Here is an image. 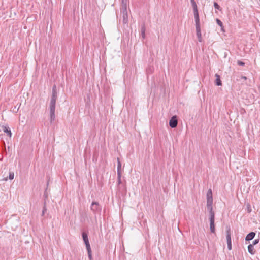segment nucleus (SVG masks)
Listing matches in <instances>:
<instances>
[{
    "label": "nucleus",
    "instance_id": "nucleus-1",
    "mask_svg": "<svg viewBox=\"0 0 260 260\" xmlns=\"http://www.w3.org/2000/svg\"><path fill=\"white\" fill-rule=\"evenodd\" d=\"M210 230L211 233H214L215 228V213L213 210L209 211Z\"/></svg>",
    "mask_w": 260,
    "mask_h": 260
},
{
    "label": "nucleus",
    "instance_id": "nucleus-2",
    "mask_svg": "<svg viewBox=\"0 0 260 260\" xmlns=\"http://www.w3.org/2000/svg\"><path fill=\"white\" fill-rule=\"evenodd\" d=\"M212 202V191L211 189H209L207 194V207L209 211L213 210Z\"/></svg>",
    "mask_w": 260,
    "mask_h": 260
},
{
    "label": "nucleus",
    "instance_id": "nucleus-3",
    "mask_svg": "<svg viewBox=\"0 0 260 260\" xmlns=\"http://www.w3.org/2000/svg\"><path fill=\"white\" fill-rule=\"evenodd\" d=\"M57 100V91L56 86L54 85L52 89V94L51 98L49 107H55L56 101Z\"/></svg>",
    "mask_w": 260,
    "mask_h": 260
},
{
    "label": "nucleus",
    "instance_id": "nucleus-4",
    "mask_svg": "<svg viewBox=\"0 0 260 260\" xmlns=\"http://www.w3.org/2000/svg\"><path fill=\"white\" fill-rule=\"evenodd\" d=\"M226 240L228 248L229 250L232 249L231 231L230 226H226Z\"/></svg>",
    "mask_w": 260,
    "mask_h": 260
},
{
    "label": "nucleus",
    "instance_id": "nucleus-5",
    "mask_svg": "<svg viewBox=\"0 0 260 260\" xmlns=\"http://www.w3.org/2000/svg\"><path fill=\"white\" fill-rule=\"evenodd\" d=\"M121 13L122 14V22L123 24L128 23V14L127 9H121Z\"/></svg>",
    "mask_w": 260,
    "mask_h": 260
},
{
    "label": "nucleus",
    "instance_id": "nucleus-6",
    "mask_svg": "<svg viewBox=\"0 0 260 260\" xmlns=\"http://www.w3.org/2000/svg\"><path fill=\"white\" fill-rule=\"evenodd\" d=\"M178 124V120L176 116H173L169 121V125L171 128H175Z\"/></svg>",
    "mask_w": 260,
    "mask_h": 260
},
{
    "label": "nucleus",
    "instance_id": "nucleus-7",
    "mask_svg": "<svg viewBox=\"0 0 260 260\" xmlns=\"http://www.w3.org/2000/svg\"><path fill=\"white\" fill-rule=\"evenodd\" d=\"M90 208L91 210L94 213L97 211H101V208L100 206L99 203L97 202H93L91 204Z\"/></svg>",
    "mask_w": 260,
    "mask_h": 260
},
{
    "label": "nucleus",
    "instance_id": "nucleus-8",
    "mask_svg": "<svg viewBox=\"0 0 260 260\" xmlns=\"http://www.w3.org/2000/svg\"><path fill=\"white\" fill-rule=\"evenodd\" d=\"M193 13L195 18L196 28H200V19L198 11H194Z\"/></svg>",
    "mask_w": 260,
    "mask_h": 260
},
{
    "label": "nucleus",
    "instance_id": "nucleus-9",
    "mask_svg": "<svg viewBox=\"0 0 260 260\" xmlns=\"http://www.w3.org/2000/svg\"><path fill=\"white\" fill-rule=\"evenodd\" d=\"M49 109H50V122H51V123H52L55 120V107H49Z\"/></svg>",
    "mask_w": 260,
    "mask_h": 260
},
{
    "label": "nucleus",
    "instance_id": "nucleus-10",
    "mask_svg": "<svg viewBox=\"0 0 260 260\" xmlns=\"http://www.w3.org/2000/svg\"><path fill=\"white\" fill-rule=\"evenodd\" d=\"M255 236V233L253 232H251L247 235V236L245 238V240L246 241H250V240L253 239L254 238Z\"/></svg>",
    "mask_w": 260,
    "mask_h": 260
},
{
    "label": "nucleus",
    "instance_id": "nucleus-11",
    "mask_svg": "<svg viewBox=\"0 0 260 260\" xmlns=\"http://www.w3.org/2000/svg\"><path fill=\"white\" fill-rule=\"evenodd\" d=\"M215 77H216V80H215V84L217 86H220L222 85V82H221V81L220 80V76L218 74H216L215 75Z\"/></svg>",
    "mask_w": 260,
    "mask_h": 260
},
{
    "label": "nucleus",
    "instance_id": "nucleus-12",
    "mask_svg": "<svg viewBox=\"0 0 260 260\" xmlns=\"http://www.w3.org/2000/svg\"><path fill=\"white\" fill-rule=\"evenodd\" d=\"M248 251L251 254H254L255 251L253 245L250 244L248 246Z\"/></svg>",
    "mask_w": 260,
    "mask_h": 260
},
{
    "label": "nucleus",
    "instance_id": "nucleus-13",
    "mask_svg": "<svg viewBox=\"0 0 260 260\" xmlns=\"http://www.w3.org/2000/svg\"><path fill=\"white\" fill-rule=\"evenodd\" d=\"M196 31H197V36L198 38V41L201 42H202L201 28H196Z\"/></svg>",
    "mask_w": 260,
    "mask_h": 260
},
{
    "label": "nucleus",
    "instance_id": "nucleus-14",
    "mask_svg": "<svg viewBox=\"0 0 260 260\" xmlns=\"http://www.w3.org/2000/svg\"><path fill=\"white\" fill-rule=\"evenodd\" d=\"M145 30L146 28L145 24H143L141 26V36L142 38L144 39L145 38Z\"/></svg>",
    "mask_w": 260,
    "mask_h": 260
},
{
    "label": "nucleus",
    "instance_id": "nucleus-15",
    "mask_svg": "<svg viewBox=\"0 0 260 260\" xmlns=\"http://www.w3.org/2000/svg\"><path fill=\"white\" fill-rule=\"evenodd\" d=\"M128 0H121V9H127V3Z\"/></svg>",
    "mask_w": 260,
    "mask_h": 260
},
{
    "label": "nucleus",
    "instance_id": "nucleus-16",
    "mask_svg": "<svg viewBox=\"0 0 260 260\" xmlns=\"http://www.w3.org/2000/svg\"><path fill=\"white\" fill-rule=\"evenodd\" d=\"M190 1L191 5L192 6V8H193V12L194 11H198L197 5L195 1L194 0H190Z\"/></svg>",
    "mask_w": 260,
    "mask_h": 260
},
{
    "label": "nucleus",
    "instance_id": "nucleus-17",
    "mask_svg": "<svg viewBox=\"0 0 260 260\" xmlns=\"http://www.w3.org/2000/svg\"><path fill=\"white\" fill-rule=\"evenodd\" d=\"M4 132L7 134V135L11 137L12 136V133L10 129L7 128L6 126L4 127Z\"/></svg>",
    "mask_w": 260,
    "mask_h": 260
},
{
    "label": "nucleus",
    "instance_id": "nucleus-18",
    "mask_svg": "<svg viewBox=\"0 0 260 260\" xmlns=\"http://www.w3.org/2000/svg\"><path fill=\"white\" fill-rule=\"evenodd\" d=\"M117 161H118V165H117V174L118 173H121V164L120 162L119 159L117 158Z\"/></svg>",
    "mask_w": 260,
    "mask_h": 260
},
{
    "label": "nucleus",
    "instance_id": "nucleus-19",
    "mask_svg": "<svg viewBox=\"0 0 260 260\" xmlns=\"http://www.w3.org/2000/svg\"><path fill=\"white\" fill-rule=\"evenodd\" d=\"M84 243L85 244L87 250L91 249L90 245L88 239L86 240V241H84Z\"/></svg>",
    "mask_w": 260,
    "mask_h": 260
},
{
    "label": "nucleus",
    "instance_id": "nucleus-20",
    "mask_svg": "<svg viewBox=\"0 0 260 260\" xmlns=\"http://www.w3.org/2000/svg\"><path fill=\"white\" fill-rule=\"evenodd\" d=\"M82 235L84 241L88 239L87 234L86 233L83 232Z\"/></svg>",
    "mask_w": 260,
    "mask_h": 260
},
{
    "label": "nucleus",
    "instance_id": "nucleus-21",
    "mask_svg": "<svg viewBox=\"0 0 260 260\" xmlns=\"http://www.w3.org/2000/svg\"><path fill=\"white\" fill-rule=\"evenodd\" d=\"M46 211H47L46 203V202L45 201L44 203V206H43V211H42V216H44L45 212Z\"/></svg>",
    "mask_w": 260,
    "mask_h": 260
},
{
    "label": "nucleus",
    "instance_id": "nucleus-22",
    "mask_svg": "<svg viewBox=\"0 0 260 260\" xmlns=\"http://www.w3.org/2000/svg\"><path fill=\"white\" fill-rule=\"evenodd\" d=\"M87 250L88 252V255L89 259L92 260V255H91V249H87Z\"/></svg>",
    "mask_w": 260,
    "mask_h": 260
},
{
    "label": "nucleus",
    "instance_id": "nucleus-23",
    "mask_svg": "<svg viewBox=\"0 0 260 260\" xmlns=\"http://www.w3.org/2000/svg\"><path fill=\"white\" fill-rule=\"evenodd\" d=\"M117 175H118V184H120L121 183V173H118V174H117Z\"/></svg>",
    "mask_w": 260,
    "mask_h": 260
},
{
    "label": "nucleus",
    "instance_id": "nucleus-24",
    "mask_svg": "<svg viewBox=\"0 0 260 260\" xmlns=\"http://www.w3.org/2000/svg\"><path fill=\"white\" fill-rule=\"evenodd\" d=\"M214 6L216 9L221 10V8H220V6L216 2L214 3Z\"/></svg>",
    "mask_w": 260,
    "mask_h": 260
},
{
    "label": "nucleus",
    "instance_id": "nucleus-25",
    "mask_svg": "<svg viewBox=\"0 0 260 260\" xmlns=\"http://www.w3.org/2000/svg\"><path fill=\"white\" fill-rule=\"evenodd\" d=\"M216 21L217 24L219 26H220L221 27H223V23L219 19H216Z\"/></svg>",
    "mask_w": 260,
    "mask_h": 260
},
{
    "label": "nucleus",
    "instance_id": "nucleus-26",
    "mask_svg": "<svg viewBox=\"0 0 260 260\" xmlns=\"http://www.w3.org/2000/svg\"><path fill=\"white\" fill-rule=\"evenodd\" d=\"M14 173H12V172H10V173H9V179H10V180H12V179H13V178H14Z\"/></svg>",
    "mask_w": 260,
    "mask_h": 260
},
{
    "label": "nucleus",
    "instance_id": "nucleus-27",
    "mask_svg": "<svg viewBox=\"0 0 260 260\" xmlns=\"http://www.w3.org/2000/svg\"><path fill=\"white\" fill-rule=\"evenodd\" d=\"M259 242V239H255L253 241V243L251 244V245H253V246L258 244Z\"/></svg>",
    "mask_w": 260,
    "mask_h": 260
},
{
    "label": "nucleus",
    "instance_id": "nucleus-28",
    "mask_svg": "<svg viewBox=\"0 0 260 260\" xmlns=\"http://www.w3.org/2000/svg\"><path fill=\"white\" fill-rule=\"evenodd\" d=\"M237 63L239 66H243L245 65V63L244 62H243V61H240V60H238V62H237Z\"/></svg>",
    "mask_w": 260,
    "mask_h": 260
},
{
    "label": "nucleus",
    "instance_id": "nucleus-29",
    "mask_svg": "<svg viewBox=\"0 0 260 260\" xmlns=\"http://www.w3.org/2000/svg\"><path fill=\"white\" fill-rule=\"evenodd\" d=\"M242 78L245 79V80H246L247 79L246 77H245V76L242 77Z\"/></svg>",
    "mask_w": 260,
    "mask_h": 260
},
{
    "label": "nucleus",
    "instance_id": "nucleus-30",
    "mask_svg": "<svg viewBox=\"0 0 260 260\" xmlns=\"http://www.w3.org/2000/svg\"><path fill=\"white\" fill-rule=\"evenodd\" d=\"M248 212L249 213L251 212V209H249Z\"/></svg>",
    "mask_w": 260,
    "mask_h": 260
},
{
    "label": "nucleus",
    "instance_id": "nucleus-31",
    "mask_svg": "<svg viewBox=\"0 0 260 260\" xmlns=\"http://www.w3.org/2000/svg\"><path fill=\"white\" fill-rule=\"evenodd\" d=\"M44 196L45 197V198H47V194H44Z\"/></svg>",
    "mask_w": 260,
    "mask_h": 260
}]
</instances>
